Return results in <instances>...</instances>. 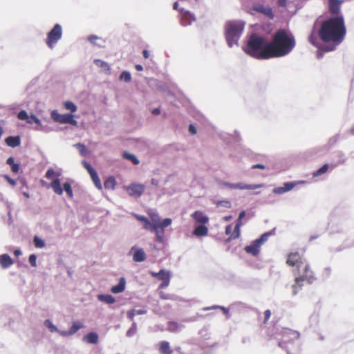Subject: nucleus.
<instances>
[{
    "mask_svg": "<svg viewBox=\"0 0 354 354\" xmlns=\"http://www.w3.org/2000/svg\"><path fill=\"white\" fill-rule=\"evenodd\" d=\"M151 275L162 281L165 280L166 278H170L169 272L163 269L160 270L158 272H151Z\"/></svg>",
    "mask_w": 354,
    "mask_h": 354,
    "instance_id": "nucleus-30",
    "label": "nucleus"
},
{
    "mask_svg": "<svg viewBox=\"0 0 354 354\" xmlns=\"http://www.w3.org/2000/svg\"><path fill=\"white\" fill-rule=\"evenodd\" d=\"M342 0H328L329 10L331 14L337 15L340 10Z\"/></svg>",
    "mask_w": 354,
    "mask_h": 354,
    "instance_id": "nucleus-21",
    "label": "nucleus"
},
{
    "mask_svg": "<svg viewBox=\"0 0 354 354\" xmlns=\"http://www.w3.org/2000/svg\"><path fill=\"white\" fill-rule=\"evenodd\" d=\"M192 216L196 222L201 224H205L209 221L208 216L201 211H195Z\"/></svg>",
    "mask_w": 354,
    "mask_h": 354,
    "instance_id": "nucleus-18",
    "label": "nucleus"
},
{
    "mask_svg": "<svg viewBox=\"0 0 354 354\" xmlns=\"http://www.w3.org/2000/svg\"><path fill=\"white\" fill-rule=\"evenodd\" d=\"M62 26L56 24L47 34L46 39L47 46L50 49H53L57 42L62 39Z\"/></svg>",
    "mask_w": 354,
    "mask_h": 354,
    "instance_id": "nucleus-5",
    "label": "nucleus"
},
{
    "mask_svg": "<svg viewBox=\"0 0 354 354\" xmlns=\"http://www.w3.org/2000/svg\"><path fill=\"white\" fill-rule=\"evenodd\" d=\"M156 234V239L159 243H162L164 241L163 234L161 230H153Z\"/></svg>",
    "mask_w": 354,
    "mask_h": 354,
    "instance_id": "nucleus-54",
    "label": "nucleus"
},
{
    "mask_svg": "<svg viewBox=\"0 0 354 354\" xmlns=\"http://www.w3.org/2000/svg\"><path fill=\"white\" fill-rule=\"evenodd\" d=\"M44 325H45L46 327H47L48 328V330L51 333L59 331V329L57 328V327L55 325H54L52 323V322L50 320H49V319L45 320Z\"/></svg>",
    "mask_w": 354,
    "mask_h": 354,
    "instance_id": "nucleus-43",
    "label": "nucleus"
},
{
    "mask_svg": "<svg viewBox=\"0 0 354 354\" xmlns=\"http://www.w3.org/2000/svg\"><path fill=\"white\" fill-rule=\"evenodd\" d=\"M33 243L35 246L37 248H43L45 247L46 245L44 241L37 236H35L34 237Z\"/></svg>",
    "mask_w": 354,
    "mask_h": 354,
    "instance_id": "nucleus-41",
    "label": "nucleus"
},
{
    "mask_svg": "<svg viewBox=\"0 0 354 354\" xmlns=\"http://www.w3.org/2000/svg\"><path fill=\"white\" fill-rule=\"evenodd\" d=\"M245 23L242 20H230L224 26L225 38L227 46L232 48L238 46L239 40L242 35Z\"/></svg>",
    "mask_w": 354,
    "mask_h": 354,
    "instance_id": "nucleus-4",
    "label": "nucleus"
},
{
    "mask_svg": "<svg viewBox=\"0 0 354 354\" xmlns=\"http://www.w3.org/2000/svg\"><path fill=\"white\" fill-rule=\"evenodd\" d=\"M345 34L346 27L343 17L335 16L324 21L317 32L319 38L323 42L331 41L332 44H321L313 33L308 39L310 44L317 48V57L320 59L323 57L324 53L335 50L343 41Z\"/></svg>",
    "mask_w": 354,
    "mask_h": 354,
    "instance_id": "nucleus-1",
    "label": "nucleus"
},
{
    "mask_svg": "<svg viewBox=\"0 0 354 354\" xmlns=\"http://www.w3.org/2000/svg\"><path fill=\"white\" fill-rule=\"evenodd\" d=\"M135 313L133 312V310H130L127 312V317L129 319H130L131 320H133V317H135Z\"/></svg>",
    "mask_w": 354,
    "mask_h": 354,
    "instance_id": "nucleus-64",
    "label": "nucleus"
},
{
    "mask_svg": "<svg viewBox=\"0 0 354 354\" xmlns=\"http://www.w3.org/2000/svg\"><path fill=\"white\" fill-rule=\"evenodd\" d=\"M214 308H221V309H222L225 315H227L228 313H229V310L228 309H227L226 308H225L223 306H210V307H206L203 310H208L214 309Z\"/></svg>",
    "mask_w": 354,
    "mask_h": 354,
    "instance_id": "nucleus-55",
    "label": "nucleus"
},
{
    "mask_svg": "<svg viewBox=\"0 0 354 354\" xmlns=\"http://www.w3.org/2000/svg\"><path fill=\"white\" fill-rule=\"evenodd\" d=\"M55 175V171L52 168H50L48 169L47 171H46V178H48V179H50L53 176Z\"/></svg>",
    "mask_w": 354,
    "mask_h": 354,
    "instance_id": "nucleus-58",
    "label": "nucleus"
},
{
    "mask_svg": "<svg viewBox=\"0 0 354 354\" xmlns=\"http://www.w3.org/2000/svg\"><path fill=\"white\" fill-rule=\"evenodd\" d=\"M271 234H272V231L265 232L263 234H261V236L259 239H257V240L258 243H259L260 244L262 245L268 239V237Z\"/></svg>",
    "mask_w": 354,
    "mask_h": 354,
    "instance_id": "nucleus-46",
    "label": "nucleus"
},
{
    "mask_svg": "<svg viewBox=\"0 0 354 354\" xmlns=\"http://www.w3.org/2000/svg\"><path fill=\"white\" fill-rule=\"evenodd\" d=\"M95 64L102 68V69H104V71H109L110 70V66L108 64V63H106V62L104 61H102L101 59H95L94 61Z\"/></svg>",
    "mask_w": 354,
    "mask_h": 354,
    "instance_id": "nucleus-42",
    "label": "nucleus"
},
{
    "mask_svg": "<svg viewBox=\"0 0 354 354\" xmlns=\"http://www.w3.org/2000/svg\"><path fill=\"white\" fill-rule=\"evenodd\" d=\"M145 185L142 184L131 183L127 187V192L129 196L138 198L145 191Z\"/></svg>",
    "mask_w": 354,
    "mask_h": 354,
    "instance_id": "nucleus-12",
    "label": "nucleus"
},
{
    "mask_svg": "<svg viewBox=\"0 0 354 354\" xmlns=\"http://www.w3.org/2000/svg\"><path fill=\"white\" fill-rule=\"evenodd\" d=\"M302 183H304V181L286 182L283 183V186L274 188L272 192L275 194H284L285 192L292 190L297 184Z\"/></svg>",
    "mask_w": 354,
    "mask_h": 354,
    "instance_id": "nucleus-11",
    "label": "nucleus"
},
{
    "mask_svg": "<svg viewBox=\"0 0 354 354\" xmlns=\"http://www.w3.org/2000/svg\"><path fill=\"white\" fill-rule=\"evenodd\" d=\"M116 185V181L114 177L109 176L104 183V187L107 189H114Z\"/></svg>",
    "mask_w": 354,
    "mask_h": 354,
    "instance_id": "nucleus-33",
    "label": "nucleus"
},
{
    "mask_svg": "<svg viewBox=\"0 0 354 354\" xmlns=\"http://www.w3.org/2000/svg\"><path fill=\"white\" fill-rule=\"evenodd\" d=\"M126 279L124 277H120L117 285L113 286L111 288V291L113 294H118L123 292L125 289Z\"/></svg>",
    "mask_w": 354,
    "mask_h": 354,
    "instance_id": "nucleus-20",
    "label": "nucleus"
},
{
    "mask_svg": "<svg viewBox=\"0 0 354 354\" xmlns=\"http://www.w3.org/2000/svg\"><path fill=\"white\" fill-rule=\"evenodd\" d=\"M73 147L79 150L82 156L86 157L89 155V150L84 144L75 143L73 145Z\"/></svg>",
    "mask_w": 354,
    "mask_h": 354,
    "instance_id": "nucleus-31",
    "label": "nucleus"
},
{
    "mask_svg": "<svg viewBox=\"0 0 354 354\" xmlns=\"http://www.w3.org/2000/svg\"><path fill=\"white\" fill-rule=\"evenodd\" d=\"M35 130L43 131L44 133H50L54 131L53 129H52L51 127L47 125H43L42 123H41V124L39 127H37L35 128Z\"/></svg>",
    "mask_w": 354,
    "mask_h": 354,
    "instance_id": "nucleus-48",
    "label": "nucleus"
},
{
    "mask_svg": "<svg viewBox=\"0 0 354 354\" xmlns=\"http://www.w3.org/2000/svg\"><path fill=\"white\" fill-rule=\"evenodd\" d=\"M28 260L32 266H37V256L35 254H30L29 256Z\"/></svg>",
    "mask_w": 354,
    "mask_h": 354,
    "instance_id": "nucleus-57",
    "label": "nucleus"
},
{
    "mask_svg": "<svg viewBox=\"0 0 354 354\" xmlns=\"http://www.w3.org/2000/svg\"><path fill=\"white\" fill-rule=\"evenodd\" d=\"M136 330H137V325H136V323L133 322L132 323V325L130 327V328L127 330L126 335L127 337H131L136 334Z\"/></svg>",
    "mask_w": 354,
    "mask_h": 354,
    "instance_id": "nucleus-49",
    "label": "nucleus"
},
{
    "mask_svg": "<svg viewBox=\"0 0 354 354\" xmlns=\"http://www.w3.org/2000/svg\"><path fill=\"white\" fill-rule=\"evenodd\" d=\"M251 10L261 13L270 19H272L274 18L272 10L268 6H265L263 4L260 3L254 4L252 6Z\"/></svg>",
    "mask_w": 354,
    "mask_h": 354,
    "instance_id": "nucleus-13",
    "label": "nucleus"
},
{
    "mask_svg": "<svg viewBox=\"0 0 354 354\" xmlns=\"http://www.w3.org/2000/svg\"><path fill=\"white\" fill-rule=\"evenodd\" d=\"M135 315H145L147 313V310L145 309H133Z\"/></svg>",
    "mask_w": 354,
    "mask_h": 354,
    "instance_id": "nucleus-59",
    "label": "nucleus"
},
{
    "mask_svg": "<svg viewBox=\"0 0 354 354\" xmlns=\"http://www.w3.org/2000/svg\"><path fill=\"white\" fill-rule=\"evenodd\" d=\"M305 263V261L302 259L297 252L290 253L288 256L287 264L292 267H297V270L300 269L301 266Z\"/></svg>",
    "mask_w": 354,
    "mask_h": 354,
    "instance_id": "nucleus-10",
    "label": "nucleus"
},
{
    "mask_svg": "<svg viewBox=\"0 0 354 354\" xmlns=\"http://www.w3.org/2000/svg\"><path fill=\"white\" fill-rule=\"evenodd\" d=\"M7 165H10L13 173H18L20 169L19 165L15 162L13 157H9L6 160Z\"/></svg>",
    "mask_w": 354,
    "mask_h": 354,
    "instance_id": "nucleus-32",
    "label": "nucleus"
},
{
    "mask_svg": "<svg viewBox=\"0 0 354 354\" xmlns=\"http://www.w3.org/2000/svg\"><path fill=\"white\" fill-rule=\"evenodd\" d=\"M83 340L88 344H97L98 342V335L95 332H90L84 336Z\"/></svg>",
    "mask_w": 354,
    "mask_h": 354,
    "instance_id": "nucleus-24",
    "label": "nucleus"
},
{
    "mask_svg": "<svg viewBox=\"0 0 354 354\" xmlns=\"http://www.w3.org/2000/svg\"><path fill=\"white\" fill-rule=\"evenodd\" d=\"M33 122L37 124V127H39L41 124V120L37 116H35V115L32 114V115H30V117L28 118V124H32Z\"/></svg>",
    "mask_w": 354,
    "mask_h": 354,
    "instance_id": "nucleus-52",
    "label": "nucleus"
},
{
    "mask_svg": "<svg viewBox=\"0 0 354 354\" xmlns=\"http://www.w3.org/2000/svg\"><path fill=\"white\" fill-rule=\"evenodd\" d=\"M82 327L83 324L82 322L78 321L74 322L69 329L71 335H74L78 330H80Z\"/></svg>",
    "mask_w": 354,
    "mask_h": 354,
    "instance_id": "nucleus-38",
    "label": "nucleus"
},
{
    "mask_svg": "<svg viewBox=\"0 0 354 354\" xmlns=\"http://www.w3.org/2000/svg\"><path fill=\"white\" fill-rule=\"evenodd\" d=\"M133 253V260L135 262H142L146 259V254L142 248H138L136 245L133 246L129 254Z\"/></svg>",
    "mask_w": 354,
    "mask_h": 354,
    "instance_id": "nucleus-15",
    "label": "nucleus"
},
{
    "mask_svg": "<svg viewBox=\"0 0 354 354\" xmlns=\"http://www.w3.org/2000/svg\"><path fill=\"white\" fill-rule=\"evenodd\" d=\"M50 117L55 122L68 124L73 126L77 125V122L74 119V115L71 113L60 114L57 110H53L50 112Z\"/></svg>",
    "mask_w": 354,
    "mask_h": 354,
    "instance_id": "nucleus-6",
    "label": "nucleus"
},
{
    "mask_svg": "<svg viewBox=\"0 0 354 354\" xmlns=\"http://www.w3.org/2000/svg\"><path fill=\"white\" fill-rule=\"evenodd\" d=\"M90 176L96 188L101 190L102 189V186L97 171H95Z\"/></svg>",
    "mask_w": 354,
    "mask_h": 354,
    "instance_id": "nucleus-35",
    "label": "nucleus"
},
{
    "mask_svg": "<svg viewBox=\"0 0 354 354\" xmlns=\"http://www.w3.org/2000/svg\"><path fill=\"white\" fill-rule=\"evenodd\" d=\"M269 41L264 37L252 33L249 37L247 44L243 48L248 55L257 59H267L270 58Z\"/></svg>",
    "mask_w": 354,
    "mask_h": 354,
    "instance_id": "nucleus-3",
    "label": "nucleus"
},
{
    "mask_svg": "<svg viewBox=\"0 0 354 354\" xmlns=\"http://www.w3.org/2000/svg\"><path fill=\"white\" fill-rule=\"evenodd\" d=\"M180 13L181 15V24L183 26H190L196 21L195 15L190 11L182 8L180 10Z\"/></svg>",
    "mask_w": 354,
    "mask_h": 354,
    "instance_id": "nucleus-14",
    "label": "nucleus"
},
{
    "mask_svg": "<svg viewBox=\"0 0 354 354\" xmlns=\"http://www.w3.org/2000/svg\"><path fill=\"white\" fill-rule=\"evenodd\" d=\"M87 39L89 42H91L92 44H93L95 46H97L100 47L102 46L101 44L97 42V40H101V38H100L99 37H97L96 35H89L87 37Z\"/></svg>",
    "mask_w": 354,
    "mask_h": 354,
    "instance_id": "nucleus-45",
    "label": "nucleus"
},
{
    "mask_svg": "<svg viewBox=\"0 0 354 354\" xmlns=\"http://www.w3.org/2000/svg\"><path fill=\"white\" fill-rule=\"evenodd\" d=\"M303 287V281L301 280V278H298L296 277L295 280V283L292 285V295H296L302 288Z\"/></svg>",
    "mask_w": 354,
    "mask_h": 354,
    "instance_id": "nucleus-28",
    "label": "nucleus"
},
{
    "mask_svg": "<svg viewBox=\"0 0 354 354\" xmlns=\"http://www.w3.org/2000/svg\"><path fill=\"white\" fill-rule=\"evenodd\" d=\"M137 218L139 221L145 223V227L146 229H149L148 225H150V221L149 219L145 216H137Z\"/></svg>",
    "mask_w": 354,
    "mask_h": 354,
    "instance_id": "nucleus-56",
    "label": "nucleus"
},
{
    "mask_svg": "<svg viewBox=\"0 0 354 354\" xmlns=\"http://www.w3.org/2000/svg\"><path fill=\"white\" fill-rule=\"evenodd\" d=\"M64 108L72 113H75L77 110V106L71 101H66L64 103Z\"/></svg>",
    "mask_w": 354,
    "mask_h": 354,
    "instance_id": "nucleus-40",
    "label": "nucleus"
},
{
    "mask_svg": "<svg viewBox=\"0 0 354 354\" xmlns=\"http://www.w3.org/2000/svg\"><path fill=\"white\" fill-rule=\"evenodd\" d=\"M328 167H329L328 164L326 163V164L323 165L320 168H319L317 170L315 171L313 173V176L317 177V176H319L325 174L327 171Z\"/></svg>",
    "mask_w": 354,
    "mask_h": 354,
    "instance_id": "nucleus-36",
    "label": "nucleus"
},
{
    "mask_svg": "<svg viewBox=\"0 0 354 354\" xmlns=\"http://www.w3.org/2000/svg\"><path fill=\"white\" fill-rule=\"evenodd\" d=\"M207 233L208 228L204 224L197 225L194 230V234L196 236H203Z\"/></svg>",
    "mask_w": 354,
    "mask_h": 354,
    "instance_id": "nucleus-25",
    "label": "nucleus"
},
{
    "mask_svg": "<svg viewBox=\"0 0 354 354\" xmlns=\"http://www.w3.org/2000/svg\"><path fill=\"white\" fill-rule=\"evenodd\" d=\"M188 131L192 135H195L197 132L196 128L194 124H189L188 127Z\"/></svg>",
    "mask_w": 354,
    "mask_h": 354,
    "instance_id": "nucleus-61",
    "label": "nucleus"
},
{
    "mask_svg": "<svg viewBox=\"0 0 354 354\" xmlns=\"http://www.w3.org/2000/svg\"><path fill=\"white\" fill-rule=\"evenodd\" d=\"M299 337V333L295 330H286L283 335V341L279 342V346L280 347H283V344L285 342H289L290 340L297 339Z\"/></svg>",
    "mask_w": 354,
    "mask_h": 354,
    "instance_id": "nucleus-16",
    "label": "nucleus"
},
{
    "mask_svg": "<svg viewBox=\"0 0 354 354\" xmlns=\"http://www.w3.org/2000/svg\"><path fill=\"white\" fill-rule=\"evenodd\" d=\"M170 278H166L165 280L162 281V283L160 285V288H162L169 286Z\"/></svg>",
    "mask_w": 354,
    "mask_h": 354,
    "instance_id": "nucleus-63",
    "label": "nucleus"
},
{
    "mask_svg": "<svg viewBox=\"0 0 354 354\" xmlns=\"http://www.w3.org/2000/svg\"><path fill=\"white\" fill-rule=\"evenodd\" d=\"M122 157L124 158V159H127V160H129L130 161H131L134 165H138L139 162H140V160H138V158L133 153H130L127 151H124L122 153Z\"/></svg>",
    "mask_w": 354,
    "mask_h": 354,
    "instance_id": "nucleus-34",
    "label": "nucleus"
},
{
    "mask_svg": "<svg viewBox=\"0 0 354 354\" xmlns=\"http://www.w3.org/2000/svg\"><path fill=\"white\" fill-rule=\"evenodd\" d=\"M159 350L162 354H172L173 351L170 348L169 343L167 341H162L159 344Z\"/></svg>",
    "mask_w": 354,
    "mask_h": 354,
    "instance_id": "nucleus-29",
    "label": "nucleus"
},
{
    "mask_svg": "<svg viewBox=\"0 0 354 354\" xmlns=\"http://www.w3.org/2000/svg\"><path fill=\"white\" fill-rule=\"evenodd\" d=\"M97 299L107 304H112L115 301V299L111 295L100 294L97 295Z\"/></svg>",
    "mask_w": 354,
    "mask_h": 354,
    "instance_id": "nucleus-27",
    "label": "nucleus"
},
{
    "mask_svg": "<svg viewBox=\"0 0 354 354\" xmlns=\"http://www.w3.org/2000/svg\"><path fill=\"white\" fill-rule=\"evenodd\" d=\"M217 207H231V202L228 200L217 201L214 203Z\"/></svg>",
    "mask_w": 354,
    "mask_h": 354,
    "instance_id": "nucleus-47",
    "label": "nucleus"
},
{
    "mask_svg": "<svg viewBox=\"0 0 354 354\" xmlns=\"http://www.w3.org/2000/svg\"><path fill=\"white\" fill-rule=\"evenodd\" d=\"M304 269L303 271H301L300 269H298V278H301V280L304 282L306 281L308 283H313L316 278L313 274V272L310 270V266L305 263Z\"/></svg>",
    "mask_w": 354,
    "mask_h": 354,
    "instance_id": "nucleus-8",
    "label": "nucleus"
},
{
    "mask_svg": "<svg viewBox=\"0 0 354 354\" xmlns=\"http://www.w3.org/2000/svg\"><path fill=\"white\" fill-rule=\"evenodd\" d=\"M221 185L225 186L230 189H256L263 186V184H254L249 185L243 183H231L228 182H221Z\"/></svg>",
    "mask_w": 354,
    "mask_h": 354,
    "instance_id": "nucleus-9",
    "label": "nucleus"
},
{
    "mask_svg": "<svg viewBox=\"0 0 354 354\" xmlns=\"http://www.w3.org/2000/svg\"><path fill=\"white\" fill-rule=\"evenodd\" d=\"M171 219L169 218H166L162 220V221L160 223V230L162 231V233H164V228L170 225L171 224Z\"/></svg>",
    "mask_w": 354,
    "mask_h": 354,
    "instance_id": "nucleus-50",
    "label": "nucleus"
},
{
    "mask_svg": "<svg viewBox=\"0 0 354 354\" xmlns=\"http://www.w3.org/2000/svg\"><path fill=\"white\" fill-rule=\"evenodd\" d=\"M14 263V261L8 254H3L0 255V265L4 268H10Z\"/></svg>",
    "mask_w": 354,
    "mask_h": 354,
    "instance_id": "nucleus-19",
    "label": "nucleus"
},
{
    "mask_svg": "<svg viewBox=\"0 0 354 354\" xmlns=\"http://www.w3.org/2000/svg\"><path fill=\"white\" fill-rule=\"evenodd\" d=\"M5 142L8 146L15 148L20 145L21 139L19 136H10L6 138Z\"/></svg>",
    "mask_w": 354,
    "mask_h": 354,
    "instance_id": "nucleus-23",
    "label": "nucleus"
},
{
    "mask_svg": "<svg viewBox=\"0 0 354 354\" xmlns=\"http://www.w3.org/2000/svg\"><path fill=\"white\" fill-rule=\"evenodd\" d=\"M183 325L174 321H170L167 323V330L172 333H178L182 330Z\"/></svg>",
    "mask_w": 354,
    "mask_h": 354,
    "instance_id": "nucleus-26",
    "label": "nucleus"
},
{
    "mask_svg": "<svg viewBox=\"0 0 354 354\" xmlns=\"http://www.w3.org/2000/svg\"><path fill=\"white\" fill-rule=\"evenodd\" d=\"M334 156L336 157L338 159V161L335 164H331L330 167L331 169L335 168L339 165H343L346 161V157L344 152L341 151H337L334 153Z\"/></svg>",
    "mask_w": 354,
    "mask_h": 354,
    "instance_id": "nucleus-22",
    "label": "nucleus"
},
{
    "mask_svg": "<svg viewBox=\"0 0 354 354\" xmlns=\"http://www.w3.org/2000/svg\"><path fill=\"white\" fill-rule=\"evenodd\" d=\"M82 165L90 175L96 171L95 169L91 165V164L86 160L82 161Z\"/></svg>",
    "mask_w": 354,
    "mask_h": 354,
    "instance_id": "nucleus-53",
    "label": "nucleus"
},
{
    "mask_svg": "<svg viewBox=\"0 0 354 354\" xmlns=\"http://www.w3.org/2000/svg\"><path fill=\"white\" fill-rule=\"evenodd\" d=\"M261 246V244L258 243L257 240L256 239L253 241L250 245L245 247V251L248 254H252L253 256H257L259 253Z\"/></svg>",
    "mask_w": 354,
    "mask_h": 354,
    "instance_id": "nucleus-17",
    "label": "nucleus"
},
{
    "mask_svg": "<svg viewBox=\"0 0 354 354\" xmlns=\"http://www.w3.org/2000/svg\"><path fill=\"white\" fill-rule=\"evenodd\" d=\"M120 79L125 82H129L131 80V75L129 71H124L120 73Z\"/></svg>",
    "mask_w": 354,
    "mask_h": 354,
    "instance_id": "nucleus-44",
    "label": "nucleus"
},
{
    "mask_svg": "<svg viewBox=\"0 0 354 354\" xmlns=\"http://www.w3.org/2000/svg\"><path fill=\"white\" fill-rule=\"evenodd\" d=\"M3 178L10 184L12 186H15L16 185V180L11 178L8 175H4Z\"/></svg>",
    "mask_w": 354,
    "mask_h": 354,
    "instance_id": "nucleus-60",
    "label": "nucleus"
},
{
    "mask_svg": "<svg viewBox=\"0 0 354 354\" xmlns=\"http://www.w3.org/2000/svg\"><path fill=\"white\" fill-rule=\"evenodd\" d=\"M270 58L283 57L289 54L295 46L294 36L285 29L278 30L269 41Z\"/></svg>",
    "mask_w": 354,
    "mask_h": 354,
    "instance_id": "nucleus-2",
    "label": "nucleus"
},
{
    "mask_svg": "<svg viewBox=\"0 0 354 354\" xmlns=\"http://www.w3.org/2000/svg\"><path fill=\"white\" fill-rule=\"evenodd\" d=\"M160 223L158 218L152 217L150 225H148L149 229L151 228L153 230H160Z\"/></svg>",
    "mask_w": 354,
    "mask_h": 354,
    "instance_id": "nucleus-39",
    "label": "nucleus"
},
{
    "mask_svg": "<svg viewBox=\"0 0 354 354\" xmlns=\"http://www.w3.org/2000/svg\"><path fill=\"white\" fill-rule=\"evenodd\" d=\"M242 225H243L242 221H236L234 229V232L231 236L232 239H234L239 237L240 234H241L240 228Z\"/></svg>",
    "mask_w": 354,
    "mask_h": 354,
    "instance_id": "nucleus-37",
    "label": "nucleus"
},
{
    "mask_svg": "<svg viewBox=\"0 0 354 354\" xmlns=\"http://www.w3.org/2000/svg\"><path fill=\"white\" fill-rule=\"evenodd\" d=\"M57 333H58L62 337H68V336H71V335L69 330H59V331H57Z\"/></svg>",
    "mask_w": 354,
    "mask_h": 354,
    "instance_id": "nucleus-62",
    "label": "nucleus"
},
{
    "mask_svg": "<svg viewBox=\"0 0 354 354\" xmlns=\"http://www.w3.org/2000/svg\"><path fill=\"white\" fill-rule=\"evenodd\" d=\"M50 186L54 192L57 194H62L63 190H64L70 198H73V196L72 187L68 182H65L63 184V188H62L60 180L59 178H56L50 183Z\"/></svg>",
    "mask_w": 354,
    "mask_h": 354,
    "instance_id": "nucleus-7",
    "label": "nucleus"
},
{
    "mask_svg": "<svg viewBox=\"0 0 354 354\" xmlns=\"http://www.w3.org/2000/svg\"><path fill=\"white\" fill-rule=\"evenodd\" d=\"M29 117L30 116H28L27 112L25 110L20 111L17 114L18 119L21 120H26L27 122Z\"/></svg>",
    "mask_w": 354,
    "mask_h": 354,
    "instance_id": "nucleus-51",
    "label": "nucleus"
}]
</instances>
